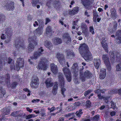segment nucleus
Segmentation results:
<instances>
[{"label": "nucleus", "mask_w": 121, "mask_h": 121, "mask_svg": "<svg viewBox=\"0 0 121 121\" xmlns=\"http://www.w3.org/2000/svg\"><path fill=\"white\" fill-rule=\"evenodd\" d=\"M23 40L21 38L18 37L15 41V46L17 48L23 49L25 48L24 46Z\"/></svg>", "instance_id": "obj_8"}, {"label": "nucleus", "mask_w": 121, "mask_h": 121, "mask_svg": "<svg viewBox=\"0 0 121 121\" xmlns=\"http://www.w3.org/2000/svg\"><path fill=\"white\" fill-rule=\"evenodd\" d=\"M118 90L117 89H114L113 90H111L108 91V93L109 94H113L117 93Z\"/></svg>", "instance_id": "obj_41"}, {"label": "nucleus", "mask_w": 121, "mask_h": 121, "mask_svg": "<svg viewBox=\"0 0 121 121\" xmlns=\"http://www.w3.org/2000/svg\"><path fill=\"white\" fill-rule=\"evenodd\" d=\"M97 96L98 97L99 99H104L106 100H107L108 99V98L107 97H104L103 96H101V94H98V95Z\"/></svg>", "instance_id": "obj_49"}, {"label": "nucleus", "mask_w": 121, "mask_h": 121, "mask_svg": "<svg viewBox=\"0 0 121 121\" xmlns=\"http://www.w3.org/2000/svg\"><path fill=\"white\" fill-rule=\"evenodd\" d=\"M91 90H88L86 91H85L84 93V95L85 96H86L87 95L90 94L91 91Z\"/></svg>", "instance_id": "obj_53"}, {"label": "nucleus", "mask_w": 121, "mask_h": 121, "mask_svg": "<svg viewBox=\"0 0 121 121\" xmlns=\"http://www.w3.org/2000/svg\"><path fill=\"white\" fill-rule=\"evenodd\" d=\"M52 80L51 78H48L45 82L46 87L48 88L52 87L53 85Z\"/></svg>", "instance_id": "obj_21"}, {"label": "nucleus", "mask_w": 121, "mask_h": 121, "mask_svg": "<svg viewBox=\"0 0 121 121\" xmlns=\"http://www.w3.org/2000/svg\"><path fill=\"white\" fill-rule=\"evenodd\" d=\"M56 56L60 64H62L64 63H65V57L62 53H57Z\"/></svg>", "instance_id": "obj_14"}, {"label": "nucleus", "mask_w": 121, "mask_h": 121, "mask_svg": "<svg viewBox=\"0 0 121 121\" xmlns=\"http://www.w3.org/2000/svg\"><path fill=\"white\" fill-rule=\"evenodd\" d=\"M60 82V88H63V87H64V81H63V82L61 81V82Z\"/></svg>", "instance_id": "obj_55"}, {"label": "nucleus", "mask_w": 121, "mask_h": 121, "mask_svg": "<svg viewBox=\"0 0 121 121\" xmlns=\"http://www.w3.org/2000/svg\"><path fill=\"white\" fill-rule=\"evenodd\" d=\"M91 102L89 100H87L86 101V106L88 108H90L91 107Z\"/></svg>", "instance_id": "obj_45"}, {"label": "nucleus", "mask_w": 121, "mask_h": 121, "mask_svg": "<svg viewBox=\"0 0 121 121\" xmlns=\"http://www.w3.org/2000/svg\"><path fill=\"white\" fill-rule=\"evenodd\" d=\"M99 117V115H96L94 117L93 119H94V120H95L96 121H98Z\"/></svg>", "instance_id": "obj_59"}, {"label": "nucleus", "mask_w": 121, "mask_h": 121, "mask_svg": "<svg viewBox=\"0 0 121 121\" xmlns=\"http://www.w3.org/2000/svg\"><path fill=\"white\" fill-rule=\"evenodd\" d=\"M50 1L47 2L45 7V8L47 9H50L51 7V4H52V5L56 9L58 8L60 3L59 1L56 0H49Z\"/></svg>", "instance_id": "obj_4"}, {"label": "nucleus", "mask_w": 121, "mask_h": 121, "mask_svg": "<svg viewBox=\"0 0 121 121\" xmlns=\"http://www.w3.org/2000/svg\"><path fill=\"white\" fill-rule=\"evenodd\" d=\"M62 38L63 40L67 43H69L71 41V38L68 33L63 34L62 35Z\"/></svg>", "instance_id": "obj_16"}, {"label": "nucleus", "mask_w": 121, "mask_h": 121, "mask_svg": "<svg viewBox=\"0 0 121 121\" xmlns=\"http://www.w3.org/2000/svg\"><path fill=\"white\" fill-rule=\"evenodd\" d=\"M40 3L39 0H32L31 3L33 6H35L36 4Z\"/></svg>", "instance_id": "obj_39"}, {"label": "nucleus", "mask_w": 121, "mask_h": 121, "mask_svg": "<svg viewBox=\"0 0 121 121\" xmlns=\"http://www.w3.org/2000/svg\"><path fill=\"white\" fill-rule=\"evenodd\" d=\"M94 63L95 68L98 69L100 66L101 62L100 59L99 58H95L93 60Z\"/></svg>", "instance_id": "obj_23"}, {"label": "nucleus", "mask_w": 121, "mask_h": 121, "mask_svg": "<svg viewBox=\"0 0 121 121\" xmlns=\"http://www.w3.org/2000/svg\"><path fill=\"white\" fill-rule=\"evenodd\" d=\"M113 27L112 29L111 27L110 26H109V29L108 30L110 32V33H109V34L110 33L111 34V33H112L113 32H114L117 28V23L116 22H114L113 23Z\"/></svg>", "instance_id": "obj_22"}, {"label": "nucleus", "mask_w": 121, "mask_h": 121, "mask_svg": "<svg viewBox=\"0 0 121 121\" xmlns=\"http://www.w3.org/2000/svg\"><path fill=\"white\" fill-rule=\"evenodd\" d=\"M32 82H31L30 85L33 88H36L38 86L39 81L37 76H34L33 77Z\"/></svg>", "instance_id": "obj_13"}, {"label": "nucleus", "mask_w": 121, "mask_h": 121, "mask_svg": "<svg viewBox=\"0 0 121 121\" xmlns=\"http://www.w3.org/2000/svg\"><path fill=\"white\" fill-rule=\"evenodd\" d=\"M102 58L105 63L108 70L109 71H110L111 69V68L108 56L107 55H104L102 56Z\"/></svg>", "instance_id": "obj_9"}, {"label": "nucleus", "mask_w": 121, "mask_h": 121, "mask_svg": "<svg viewBox=\"0 0 121 121\" xmlns=\"http://www.w3.org/2000/svg\"><path fill=\"white\" fill-rule=\"evenodd\" d=\"M67 55L68 56H74V53L71 51H67Z\"/></svg>", "instance_id": "obj_50"}, {"label": "nucleus", "mask_w": 121, "mask_h": 121, "mask_svg": "<svg viewBox=\"0 0 121 121\" xmlns=\"http://www.w3.org/2000/svg\"><path fill=\"white\" fill-rule=\"evenodd\" d=\"M106 69H101L100 72L99 78L101 79H104L105 76Z\"/></svg>", "instance_id": "obj_26"}, {"label": "nucleus", "mask_w": 121, "mask_h": 121, "mask_svg": "<svg viewBox=\"0 0 121 121\" xmlns=\"http://www.w3.org/2000/svg\"><path fill=\"white\" fill-rule=\"evenodd\" d=\"M19 112L18 111H16L14 112H12L11 114V115L13 117H17V115L19 114Z\"/></svg>", "instance_id": "obj_44"}, {"label": "nucleus", "mask_w": 121, "mask_h": 121, "mask_svg": "<svg viewBox=\"0 0 121 121\" xmlns=\"http://www.w3.org/2000/svg\"><path fill=\"white\" fill-rule=\"evenodd\" d=\"M46 32L47 35L49 34H51L52 32V30L50 26H48L47 27L46 29Z\"/></svg>", "instance_id": "obj_35"}, {"label": "nucleus", "mask_w": 121, "mask_h": 121, "mask_svg": "<svg viewBox=\"0 0 121 121\" xmlns=\"http://www.w3.org/2000/svg\"><path fill=\"white\" fill-rule=\"evenodd\" d=\"M51 69L52 72L55 74H56L58 70L56 65H55L54 64H52L50 65Z\"/></svg>", "instance_id": "obj_25"}, {"label": "nucleus", "mask_w": 121, "mask_h": 121, "mask_svg": "<svg viewBox=\"0 0 121 121\" xmlns=\"http://www.w3.org/2000/svg\"><path fill=\"white\" fill-rule=\"evenodd\" d=\"M43 51V50L42 49V48L41 47L40 48H39L38 50L35 52L34 55L32 56V57H31L28 60L30 64H32L33 62L32 60L33 59H35L37 58L38 57L40 56L42 54V52Z\"/></svg>", "instance_id": "obj_6"}, {"label": "nucleus", "mask_w": 121, "mask_h": 121, "mask_svg": "<svg viewBox=\"0 0 121 121\" xmlns=\"http://www.w3.org/2000/svg\"><path fill=\"white\" fill-rule=\"evenodd\" d=\"M102 46L104 49L106 51H107L108 46L107 43H102Z\"/></svg>", "instance_id": "obj_46"}, {"label": "nucleus", "mask_w": 121, "mask_h": 121, "mask_svg": "<svg viewBox=\"0 0 121 121\" xmlns=\"http://www.w3.org/2000/svg\"><path fill=\"white\" fill-rule=\"evenodd\" d=\"M82 109H80L79 110V111H77L76 112L75 114L76 116L78 117H80L81 116V115L83 113V112L82 111Z\"/></svg>", "instance_id": "obj_38"}, {"label": "nucleus", "mask_w": 121, "mask_h": 121, "mask_svg": "<svg viewBox=\"0 0 121 121\" xmlns=\"http://www.w3.org/2000/svg\"><path fill=\"white\" fill-rule=\"evenodd\" d=\"M93 17H95L96 18L98 17V15L96 12L94 11L93 12Z\"/></svg>", "instance_id": "obj_62"}, {"label": "nucleus", "mask_w": 121, "mask_h": 121, "mask_svg": "<svg viewBox=\"0 0 121 121\" xmlns=\"http://www.w3.org/2000/svg\"><path fill=\"white\" fill-rule=\"evenodd\" d=\"M27 18L28 20L30 21L32 19L33 17L30 15L29 14L27 16Z\"/></svg>", "instance_id": "obj_56"}, {"label": "nucleus", "mask_w": 121, "mask_h": 121, "mask_svg": "<svg viewBox=\"0 0 121 121\" xmlns=\"http://www.w3.org/2000/svg\"><path fill=\"white\" fill-rule=\"evenodd\" d=\"M28 40L30 43L28 46V49L29 51L30 52L34 50L35 45H36L37 44V42L36 41V37L33 36L31 38H29Z\"/></svg>", "instance_id": "obj_5"}, {"label": "nucleus", "mask_w": 121, "mask_h": 121, "mask_svg": "<svg viewBox=\"0 0 121 121\" xmlns=\"http://www.w3.org/2000/svg\"><path fill=\"white\" fill-rule=\"evenodd\" d=\"M116 37V42L118 44L121 43V30H118L115 34Z\"/></svg>", "instance_id": "obj_18"}, {"label": "nucleus", "mask_w": 121, "mask_h": 121, "mask_svg": "<svg viewBox=\"0 0 121 121\" xmlns=\"http://www.w3.org/2000/svg\"><path fill=\"white\" fill-rule=\"evenodd\" d=\"M36 116L35 115L33 114H30L26 116V119H29L33 117H34Z\"/></svg>", "instance_id": "obj_43"}, {"label": "nucleus", "mask_w": 121, "mask_h": 121, "mask_svg": "<svg viewBox=\"0 0 121 121\" xmlns=\"http://www.w3.org/2000/svg\"><path fill=\"white\" fill-rule=\"evenodd\" d=\"M10 111V110L8 107L7 108H4L3 109L2 112L3 114L4 115H8Z\"/></svg>", "instance_id": "obj_32"}, {"label": "nucleus", "mask_w": 121, "mask_h": 121, "mask_svg": "<svg viewBox=\"0 0 121 121\" xmlns=\"http://www.w3.org/2000/svg\"><path fill=\"white\" fill-rule=\"evenodd\" d=\"M5 34H2L1 36L2 39H5V42L7 43L11 41L12 38L13 30L10 28H7L5 29Z\"/></svg>", "instance_id": "obj_2"}, {"label": "nucleus", "mask_w": 121, "mask_h": 121, "mask_svg": "<svg viewBox=\"0 0 121 121\" xmlns=\"http://www.w3.org/2000/svg\"><path fill=\"white\" fill-rule=\"evenodd\" d=\"M109 54L112 62H121V55L120 53L117 52L114 55L113 52H110Z\"/></svg>", "instance_id": "obj_3"}, {"label": "nucleus", "mask_w": 121, "mask_h": 121, "mask_svg": "<svg viewBox=\"0 0 121 121\" xmlns=\"http://www.w3.org/2000/svg\"><path fill=\"white\" fill-rule=\"evenodd\" d=\"M72 71L74 73L75 76H77L78 75V72L79 71L78 67L76 63H74L72 67Z\"/></svg>", "instance_id": "obj_19"}, {"label": "nucleus", "mask_w": 121, "mask_h": 121, "mask_svg": "<svg viewBox=\"0 0 121 121\" xmlns=\"http://www.w3.org/2000/svg\"><path fill=\"white\" fill-rule=\"evenodd\" d=\"M50 20L48 18H46V22L45 23V24L46 25L49 22H50Z\"/></svg>", "instance_id": "obj_63"}, {"label": "nucleus", "mask_w": 121, "mask_h": 121, "mask_svg": "<svg viewBox=\"0 0 121 121\" xmlns=\"http://www.w3.org/2000/svg\"><path fill=\"white\" fill-rule=\"evenodd\" d=\"M44 46L46 47L49 48H51L52 47V44L51 42L48 41H45L44 42Z\"/></svg>", "instance_id": "obj_31"}, {"label": "nucleus", "mask_w": 121, "mask_h": 121, "mask_svg": "<svg viewBox=\"0 0 121 121\" xmlns=\"http://www.w3.org/2000/svg\"><path fill=\"white\" fill-rule=\"evenodd\" d=\"M110 104H111V107H110V108H112L114 109L116 108V107L115 106V104L112 101H111L110 102Z\"/></svg>", "instance_id": "obj_48"}, {"label": "nucleus", "mask_w": 121, "mask_h": 121, "mask_svg": "<svg viewBox=\"0 0 121 121\" xmlns=\"http://www.w3.org/2000/svg\"><path fill=\"white\" fill-rule=\"evenodd\" d=\"M94 91L95 93L97 94L98 95V94H101L100 91V89H99L97 90H95Z\"/></svg>", "instance_id": "obj_60"}, {"label": "nucleus", "mask_w": 121, "mask_h": 121, "mask_svg": "<svg viewBox=\"0 0 121 121\" xmlns=\"http://www.w3.org/2000/svg\"><path fill=\"white\" fill-rule=\"evenodd\" d=\"M10 76L9 74H7L5 77L3 76H1L0 78V84L3 83V82H6L8 87L10 86L13 88L16 87L18 84V83L16 81L13 82L11 85H10Z\"/></svg>", "instance_id": "obj_1"}, {"label": "nucleus", "mask_w": 121, "mask_h": 121, "mask_svg": "<svg viewBox=\"0 0 121 121\" xmlns=\"http://www.w3.org/2000/svg\"><path fill=\"white\" fill-rule=\"evenodd\" d=\"M81 103L79 102H75L73 104L74 106H79L81 104Z\"/></svg>", "instance_id": "obj_57"}, {"label": "nucleus", "mask_w": 121, "mask_h": 121, "mask_svg": "<svg viewBox=\"0 0 121 121\" xmlns=\"http://www.w3.org/2000/svg\"><path fill=\"white\" fill-rule=\"evenodd\" d=\"M48 62V60L46 58H42L37 68L39 69L45 70L47 68L46 64Z\"/></svg>", "instance_id": "obj_7"}, {"label": "nucleus", "mask_w": 121, "mask_h": 121, "mask_svg": "<svg viewBox=\"0 0 121 121\" xmlns=\"http://www.w3.org/2000/svg\"><path fill=\"white\" fill-rule=\"evenodd\" d=\"M116 68L117 71H121V63L118 64L116 66Z\"/></svg>", "instance_id": "obj_42"}, {"label": "nucleus", "mask_w": 121, "mask_h": 121, "mask_svg": "<svg viewBox=\"0 0 121 121\" xmlns=\"http://www.w3.org/2000/svg\"><path fill=\"white\" fill-rule=\"evenodd\" d=\"M90 0H81V3L86 9H87L90 4Z\"/></svg>", "instance_id": "obj_24"}, {"label": "nucleus", "mask_w": 121, "mask_h": 121, "mask_svg": "<svg viewBox=\"0 0 121 121\" xmlns=\"http://www.w3.org/2000/svg\"><path fill=\"white\" fill-rule=\"evenodd\" d=\"M78 9L77 7H74L72 10H70L69 13L71 15H74L78 13Z\"/></svg>", "instance_id": "obj_28"}, {"label": "nucleus", "mask_w": 121, "mask_h": 121, "mask_svg": "<svg viewBox=\"0 0 121 121\" xmlns=\"http://www.w3.org/2000/svg\"><path fill=\"white\" fill-rule=\"evenodd\" d=\"M58 88V82H56L55 83V84L53 86V89L57 90Z\"/></svg>", "instance_id": "obj_47"}, {"label": "nucleus", "mask_w": 121, "mask_h": 121, "mask_svg": "<svg viewBox=\"0 0 121 121\" xmlns=\"http://www.w3.org/2000/svg\"><path fill=\"white\" fill-rule=\"evenodd\" d=\"M83 69H84L82 68L80 69L79 71V73L80 76V77L81 78V80H83V81H84L85 79L83 77Z\"/></svg>", "instance_id": "obj_36"}, {"label": "nucleus", "mask_w": 121, "mask_h": 121, "mask_svg": "<svg viewBox=\"0 0 121 121\" xmlns=\"http://www.w3.org/2000/svg\"><path fill=\"white\" fill-rule=\"evenodd\" d=\"M57 90L54 89H52V92L53 95H56L57 93Z\"/></svg>", "instance_id": "obj_58"}, {"label": "nucleus", "mask_w": 121, "mask_h": 121, "mask_svg": "<svg viewBox=\"0 0 121 121\" xmlns=\"http://www.w3.org/2000/svg\"><path fill=\"white\" fill-rule=\"evenodd\" d=\"M24 60L23 58L20 57L17 59L16 64V67L17 71L24 66Z\"/></svg>", "instance_id": "obj_10"}, {"label": "nucleus", "mask_w": 121, "mask_h": 121, "mask_svg": "<svg viewBox=\"0 0 121 121\" xmlns=\"http://www.w3.org/2000/svg\"><path fill=\"white\" fill-rule=\"evenodd\" d=\"M22 114H19L17 115V118L16 119V120L18 121L20 120L21 118L22 117Z\"/></svg>", "instance_id": "obj_51"}, {"label": "nucleus", "mask_w": 121, "mask_h": 121, "mask_svg": "<svg viewBox=\"0 0 121 121\" xmlns=\"http://www.w3.org/2000/svg\"><path fill=\"white\" fill-rule=\"evenodd\" d=\"M63 70L67 80L68 82H70L71 79V73L70 70L68 68L65 67L63 68Z\"/></svg>", "instance_id": "obj_11"}, {"label": "nucleus", "mask_w": 121, "mask_h": 121, "mask_svg": "<svg viewBox=\"0 0 121 121\" xmlns=\"http://www.w3.org/2000/svg\"><path fill=\"white\" fill-rule=\"evenodd\" d=\"M81 27L82 30V31L86 30L87 29V26L86 24L84 23L81 24Z\"/></svg>", "instance_id": "obj_37"}, {"label": "nucleus", "mask_w": 121, "mask_h": 121, "mask_svg": "<svg viewBox=\"0 0 121 121\" xmlns=\"http://www.w3.org/2000/svg\"><path fill=\"white\" fill-rule=\"evenodd\" d=\"M81 53H83L85 52L88 51L89 50V48L88 46L84 43L81 45L79 48Z\"/></svg>", "instance_id": "obj_17"}, {"label": "nucleus", "mask_w": 121, "mask_h": 121, "mask_svg": "<svg viewBox=\"0 0 121 121\" xmlns=\"http://www.w3.org/2000/svg\"><path fill=\"white\" fill-rule=\"evenodd\" d=\"M53 42L56 44H58L61 43L62 42V40L60 38H55L53 40Z\"/></svg>", "instance_id": "obj_30"}, {"label": "nucleus", "mask_w": 121, "mask_h": 121, "mask_svg": "<svg viewBox=\"0 0 121 121\" xmlns=\"http://www.w3.org/2000/svg\"><path fill=\"white\" fill-rule=\"evenodd\" d=\"M110 12L111 13V17L114 20L117 17L116 10L115 9H112L110 10Z\"/></svg>", "instance_id": "obj_29"}, {"label": "nucleus", "mask_w": 121, "mask_h": 121, "mask_svg": "<svg viewBox=\"0 0 121 121\" xmlns=\"http://www.w3.org/2000/svg\"><path fill=\"white\" fill-rule=\"evenodd\" d=\"M58 75L59 80V82L62 81L63 82V81H64V78L62 74L61 73H58Z\"/></svg>", "instance_id": "obj_33"}, {"label": "nucleus", "mask_w": 121, "mask_h": 121, "mask_svg": "<svg viewBox=\"0 0 121 121\" xmlns=\"http://www.w3.org/2000/svg\"><path fill=\"white\" fill-rule=\"evenodd\" d=\"M89 31L90 32H91L92 34L94 33V28L92 26H91L89 27Z\"/></svg>", "instance_id": "obj_52"}, {"label": "nucleus", "mask_w": 121, "mask_h": 121, "mask_svg": "<svg viewBox=\"0 0 121 121\" xmlns=\"http://www.w3.org/2000/svg\"><path fill=\"white\" fill-rule=\"evenodd\" d=\"M14 3L13 2L8 1L4 6L5 9L8 11H12L14 8Z\"/></svg>", "instance_id": "obj_12"}, {"label": "nucleus", "mask_w": 121, "mask_h": 121, "mask_svg": "<svg viewBox=\"0 0 121 121\" xmlns=\"http://www.w3.org/2000/svg\"><path fill=\"white\" fill-rule=\"evenodd\" d=\"M4 16L3 15H0V23L4 21Z\"/></svg>", "instance_id": "obj_54"}, {"label": "nucleus", "mask_w": 121, "mask_h": 121, "mask_svg": "<svg viewBox=\"0 0 121 121\" xmlns=\"http://www.w3.org/2000/svg\"><path fill=\"white\" fill-rule=\"evenodd\" d=\"M82 54L83 55L84 58L86 61L91 60L92 59V56L89 50L88 51L85 52Z\"/></svg>", "instance_id": "obj_15"}, {"label": "nucleus", "mask_w": 121, "mask_h": 121, "mask_svg": "<svg viewBox=\"0 0 121 121\" xmlns=\"http://www.w3.org/2000/svg\"><path fill=\"white\" fill-rule=\"evenodd\" d=\"M116 112L114 111H112L110 112V114L111 116H112L115 115Z\"/></svg>", "instance_id": "obj_64"}, {"label": "nucleus", "mask_w": 121, "mask_h": 121, "mask_svg": "<svg viewBox=\"0 0 121 121\" xmlns=\"http://www.w3.org/2000/svg\"><path fill=\"white\" fill-rule=\"evenodd\" d=\"M5 93V91L4 89L2 87L0 86V97H3L4 96Z\"/></svg>", "instance_id": "obj_34"}, {"label": "nucleus", "mask_w": 121, "mask_h": 121, "mask_svg": "<svg viewBox=\"0 0 121 121\" xmlns=\"http://www.w3.org/2000/svg\"><path fill=\"white\" fill-rule=\"evenodd\" d=\"M78 20L76 19H74L73 22V26L72 27V28L73 29H75V26L77 24V23L78 22Z\"/></svg>", "instance_id": "obj_40"}, {"label": "nucleus", "mask_w": 121, "mask_h": 121, "mask_svg": "<svg viewBox=\"0 0 121 121\" xmlns=\"http://www.w3.org/2000/svg\"><path fill=\"white\" fill-rule=\"evenodd\" d=\"M43 31L42 27V26H39L38 28L36 29L35 32L37 35H39L42 34Z\"/></svg>", "instance_id": "obj_27"}, {"label": "nucleus", "mask_w": 121, "mask_h": 121, "mask_svg": "<svg viewBox=\"0 0 121 121\" xmlns=\"http://www.w3.org/2000/svg\"><path fill=\"white\" fill-rule=\"evenodd\" d=\"M92 76V74L89 71L87 70L85 72L83 75V77L85 79L83 81V80H82V82H84L86 78H90Z\"/></svg>", "instance_id": "obj_20"}, {"label": "nucleus", "mask_w": 121, "mask_h": 121, "mask_svg": "<svg viewBox=\"0 0 121 121\" xmlns=\"http://www.w3.org/2000/svg\"><path fill=\"white\" fill-rule=\"evenodd\" d=\"M61 91L62 94L64 96V91L66 90V89L65 88L63 87V88H61Z\"/></svg>", "instance_id": "obj_61"}]
</instances>
